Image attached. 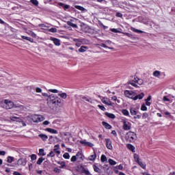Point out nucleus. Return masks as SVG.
<instances>
[{"label":"nucleus","instance_id":"f257e3e1","mask_svg":"<svg viewBox=\"0 0 175 175\" xmlns=\"http://www.w3.org/2000/svg\"><path fill=\"white\" fill-rule=\"evenodd\" d=\"M47 105L50 107H55V106H58L59 103H61V98H58V96H55L54 94H51L48 96Z\"/></svg>","mask_w":175,"mask_h":175},{"label":"nucleus","instance_id":"f03ea898","mask_svg":"<svg viewBox=\"0 0 175 175\" xmlns=\"http://www.w3.org/2000/svg\"><path fill=\"white\" fill-rule=\"evenodd\" d=\"M1 106L3 109H6V110H10V109H13V107H14V103L12 100L5 99L1 102Z\"/></svg>","mask_w":175,"mask_h":175},{"label":"nucleus","instance_id":"7ed1b4c3","mask_svg":"<svg viewBox=\"0 0 175 175\" xmlns=\"http://www.w3.org/2000/svg\"><path fill=\"white\" fill-rule=\"evenodd\" d=\"M136 139H137V137L135 132L129 131L125 135V139L126 142H129V143H133Z\"/></svg>","mask_w":175,"mask_h":175},{"label":"nucleus","instance_id":"20e7f679","mask_svg":"<svg viewBox=\"0 0 175 175\" xmlns=\"http://www.w3.org/2000/svg\"><path fill=\"white\" fill-rule=\"evenodd\" d=\"M136 83L139 85H143V84H144V81L139 78H134L132 81L129 82V84H131V85H133V87H135L137 88V85L136 84Z\"/></svg>","mask_w":175,"mask_h":175},{"label":"nucleus","instance_id":"39448f33","mask_svg":"<svg viewBox=\"0 0 175 175\" xmlns=\"http://www.w3.org/2000/svg\"><path fill=\"white\" fill-rule=\"evenodd\" d=\"M77 171L79 172V173H83L85 175H92L88 169H86L83 166V165H79L77 166Z\"/></svg>","mask_w":175,"mask_h":175},{"label":"nucleus","instance_id":"423d86ee","mask_svg":"<svg viewBox=\"0 0 175 175\" xmlns=\"http://www.w3.org/2000/svg\"><path fill=\"white\" fill-rule=\"evenodd\" d=\"M134 159L135 161V162H137V163H138V165L142 167V169H146V163H144L143 162H142V159L140 158H139V155H137V154H134Z\"/></svg>","mask_w":175,"mask_h":175},{"label":"nucleus","instance_id":"0eeeda50","mask_svg":"<svg viewBox=\"0 0 175 175\" xmlns=\"http://www.w3.org/2000/svg\"><path fill=\"white\" fill-rule=\"evenodd\" d=\"M136 95V92L132 90H125L124 91V96L126 98H129L130 99H133Z\"/></svg>","mask_w":175,"mask_h":175},{"label":"nucleus","instance_id":"6e6552de","mask_svg":"<svg viewBox=\"0 0 175 175\" xmlns=\"http://www.w3.org/2000/svg\"><path fill=\"white\" fill-rule=\"evenodd\" d=\"M44 120H45L44 117L40 115H35L32 118V121L33 122H42V121H44Z\"/></svg>","mask_w":175,"mask_h":175},{"label":"nucleus","instance_id":"1a4fd4ad","mask_svg":"<svg viewBox=\"0 0 175 175\" xmlns=\"http://www.w3.org/2000/svg\"><path fill=\"white\" fill-rule=\"evenodd\" d=\"M101 102H103L104 105H107V106H114V103H111L110 99L106 97H101Z\"/></svg>","mask_w":175,"mask_h":175},{"label":"nucleus","instance_id":"9d476101","mask_svg":"<svg viewBox=\"0 0 175 175\" xmlns=\"http://www.w3.org/2000/svg\"><path fill=\"white\" fill-rule=\"evenodd\" d=\"M81 144L85 146L86 147H94V144L87 142V140L83 139L80 141Z\"/></svg>","mask_w":175,"mask_h":175},{"label":"nucleus","instance_id":"9b49d317","mask_svg":"<svg viewBox=\"0 0 175 175\" xmlns=\"http://www.w3.org/2000/svg\"><path fill=\"white\" fill-rule=\"evenodd\" d=\"M17 165H18L19 166H25V165H27V159H19L17 161Z\"/></svg>","mask_w":175,"mask_h":175},{"label":"nucleus","instance_id":"f8f14e48","mask_svg":"<svg viewBox=\"0 0 175 175\" xmlns=\"http://www.w3.org/2000/svg\"><path fill=\"white\" fill-rule=\"evenodd\" d=\"M105 142L108 150H113V146H111V140H110V139H106Z\"/></svg>","mask_w":175,"mask_h":175},{"label":"nucleus","instance_id":"ddd939ff","mask_svg":"<svg viewBox=\"0 0 175 175\" xmlns=\"http://www.w3.org/2000/svg\"><path fill=\"white\" fill-rule=\"evenodd\" d=\"M51 40L53 42L55 46H61V42H60L61 41L58 38H51Z\"/></svg>","mask_w":175,"mask_h":175},{"label":"nucleus","instance_id":"4468645a","mask_svg":"<svg viewBox=\"0 0 175 175\" xmlns=\"http://www.w3.org/2000/svg\"><path fill=\"white\" fill-rule=\"evenodd\" d=\"M45 131H46V132H49V133H53V135L58 134V131L54 129L46 128Z\"/></svg>","mask_w":175,"mask_h":175},{"label":"nucleus","instance_id":"2eb2a0df","mask_svg":"<svg viewBox=\"0 0 175 175\" xmlns=\"http://www.w3.org/2000/svg\"><path fill=\"white\" fill-rule=\"evenodd\" d=\"M73 21H75L73 19L67 21V25H69V27H72V28H77V25L74 24Z\"/></svg>","mask_w":175,"mask_h":175},{"label":"nucleus","instance_id":"dca6fc26","mask_svg":"<svg viewBox=\"0 0 175 175\" xmlns=\"http://www.w3.org/2000/svg\"><path fill=\"white\" fill-rule=\"evenodd\" d=\"M144 97V93L134 96L133 100H137V99H143Z\"/></svg>","mask_w":175,"mask_h":175},{"label":"nucleus","instance_id":"f3484780","mask_svg":"<svg viewBox=\"0 0 175 175\" xmlns=\"http://www.w3.org/2000/svg\"><path fill=\"white\" fill-rule=\"evenodd\" d=\"M123 129L124 131H129L131 129V126L128 125L126 120L123 121Z\"/></svg>","mask_w":175,"mask_h":175},{"label":"nucleus","instance_id":"a211bd4d","mask_svg":"<svg viewBox=\"0 0 175 175\" xmlns=\"http://www.w3.org/2000/svg\"><path fill=\"white\" fill-rule=\"evenodd\" d=\"M38 136L43 140V142H46L47 139H49V136H47L46 134H39Z\"/></svg>","mask_w":175,"mask_h":175},{"label":"nucleus","instance_id":"6ab92c4d","mask_svg":"<svg viewBox=\"0 0 175 175\" xmlns=\"http://www.w3.org/2000/svg\"><path fill=\"white\" fill-rule=\"evenodd\" d=\"M58 96H60V98H62V99H66V98H68V95L66 94V93H64L62 92H59L58 93Z\"/></svg>","mask_w":175,"mask_h":175},{"label":"nucleus","instance_id":"aec40b11","mask_svg":"<svg viewBox=\"0 0 175 175\" xmlns=\"http://www.w3.org/2000/svg\"><path fill=\"white\" fill-rule=\"evenodd\" d=\"M87 50H88V46H81V47L79 49L78 51H79V53H84V52L87 51Z\"/></svg>","mask_w":175,"mask_h":175},{"label":"nucleus","instance_id":"412c9836","mask_svg":"<svg viewBox=\"0 0 175 175\" xmlns=\"http://www.w3.org/2000/svg\"><path fill=\"white\" fill-rule=\"evenodd\" d=\"M59 145H55L54 146V149H53V152H56V154H58V155H59V154H61V151L59 150Z\"/></svg>","mask_w":175,"mask_h":175},{"label":"nucleus","instance_id":"4be33fe9","mask_svg":"<svg viewBox=\"0 0 175 175\" xmlns=\"http://www.w3.org/2000/svg\"><path fill=\"white\" fill-rule=\"evenodd\" d=\"M102 124L106 129H111V125H110L109 123L106 122H103Z\"/></svg>","mask_w":175,"mask_h":175},{"label":"nucleus","instance_id":"5701e85b","mask_svg":"<svg viewBox=\"0 0 175 175\" xmlns=\"http://www.w3.org/2000/svg\"><path fill=\"white\" fill-rule=\"evenodd\" d=\"M105 116H107V117H109V118H112V120H114V118H116V115L110 113L109 112H105Z\"/></svg>","mask_w":175,"mask_h":175},{"label":"nucleus","instance_id":"b1692460","mask_svg":"<svg viewBox=\"0 0 175 175\" xmlns=\"http://www.w3.org/2000/svg\"><path fill=\"white\" fill-rule=\"evenodd\" d=\"M130 113L131 116H136V114H137V111H136V109H135V108H131Z\"/></svg>","mask_w":175,"mask_h":175},{"label":"nucleus","instance_id":"393cba45","mask_svg":"<svg viewBox=\"0 0 175 175\" xmlns=\"http://www.w3.org/2000/svg\"><path fill=\"white\" fill-rule=\"evenodd\" d=\"M108 162H109V165H111L112 166H114V165H117V162L111 159H109L108 160Z\"/></svg>","mask_w":175,"mask_h":175},{"label":"nucleus","instance_id":"a878e982","mask_svg":"<svg viewBox=\"0 0 175 175\" xmlns=\"http://www.w3.org/2000/svg\"><path fill=\"white\" fill-rule=\"evenodd\" d=\"M126 147L129 150H130L131 151H133L135 150V146H133L132 144H128L126 145Z\"/></svg>","mask_w":175,"mask_h":175},{"label":"nucleus","instance_id":"bb28decb","mask_svg":"<svg viewBox=\"0 0 175 175\" xmlns=\"http://www.w3.org/2000/svg\"><path fill=\"white\" fill-rule=\"evenodd\" d=\"M93 169H94V172H96V173H100V170L96 165H93Z\"/></svg>","mask_w":175,"mask_h":175},{"label":"nucleus","instance_id":"cd10ccee","mask_svg":"<svg viewBox=\"0 0 175 175\" xmlns=\"http://www.w3.org/2000/svg\"><path fill=\"white\" fill-rule=\"evenodd\" d=\"M13 161H14V157H13L9 156V157L7 158V162H8V163H12V162H13Z\"/></svg>","mask_w":175,"mask_h":175},{"label":"nucleus","instance_id":"c85d7f7f","mask_svg":"<svg viewBox=\"0 0 175 175\" xmlns=\"http://www.w3.org/2000/svg\"><path fill=\"white\" fill-rule=\"evenodd\" d=\"M58 165H60V168L61 169H64V167H65L66 165H65V162L64 161H57Z\"/></svg>","mask_w":175,"mask_h":175},{"label":"nucleus","instance_id":"c756f323","mask_svg":"<svg viewBox=\"0 0 175 175\" xmlns=\"http://www.w3.org/2000/svg\"><path fill=\"white\" fill-rule=\"evenodd\" d=\"M77 159H83V154L81 152H78L76 154Z\"/></svg>","mask_w":175,"mask_h":175},{"label":"nucleus","instance_id":"7c9ffc66","mask_svg":"<svg viewBox=\"0 0 175 175\" xmlns=\"http://www.w3.org/2000/svg\"><path fill=\"white\" fill-rule=\"evenodd\" d=\"M100 161L103 163L107 162V157H106V156H105V154H103L101 156Z\"/></svg>","mask_w":175,"mask_h":175},{"label":"nucleus","instance_id":"2f4dec72","mask_svg":"<svg viewBox=\"0 0 175 175\" xmlns=\"http://www.w3.org/2000/svg\"><path fill=\"white\" fill-rule=\"evenodd\" d=\"M43 161H44V158L40 157L37 161V165H42V163H43Z\"/></svg>","mask_w":175,"mask_h":175},{"label":"nucleus","instance_id":"473e14b6","mask_svg":"<svg viewBox=\"0 0 175 175\" xmlns=\"http://www.w3.org/2000/svg\"><path fill=\"white\" fill-rule=\"evenodd\" d=\"M82 100H83V102H90V103L92 102L91 98L85 97V96L82 97Z\"/></svg>","mask_w":175,"mask_h":175},{"label":"nucleus","instance_id":"72a5a7b5","mask_svg":"<svg viewBox=\"0 0 175 175\" xmlns=\"http://www.w3.org/2000/svg\"><path fill=\"white\" fill-rule=\"evenodd\" d=\"M153 76H154V77H159V76H161V72L156 70L153 72Z\"/></svg>","mask_w":175,"mask_h":175},{"label":"nucleus","instance_id":"f704fd0d","mask_svg":"<svg viewBox=\"0 0 175 175\" xmlns=\"http://www.w3.org/2000/svg\"><path fill=\"white\" fill-rule=\"evenodd\" d=\"M131 31H133V32H136L137 33H143L144 32L142 30H139V29H137L135 28H132Z\"/></svg>","mask_w":175,"mask_h":175},{"label":"nucleus","instance_id":"c9c22d12","mask_svg":"<svg viewBox=\"0 0 175 175\" xmlns=\"http://www.w3.org/2000/svg\"><path fill=\"white\" fill-rule=\"evenodd\" d=\"M59 5L62 6V8H64V10H68V8H69V5H65V4L62 3H59Z\"/></svg>","mask_w":175,"mask_h":175},{"label":"nucleus","instance_id":"e433bc0d","mask_svg":"<svg viewBox=\"0 0 175 175\" xmlns=\"http://www.w3.org/2000/svg\"><path fill=\"white\" fill-rule=\"evenodd\" d=\"M22 39H25V40H28L29 42H33V40L32 38L25 36H22Z\"/></svg>","mask_w":175,"mask_h":175},{"label":"nucleus","instance_id":"4c0bfd02","mask_svg":"<svg viewBox=\"0 0 175 175\" xmlns=\"http://www.w3.org/2000/svg\"><path fill=\"white\" fill-rule=\"evenodd\" d=\"M95 159H96V154H93V155H90L89 157V160L90 161H95Z\"/></svg>","mask_w":175,"mask_h":175},{"label":"nucleus","instance_id":"58836bf2","mask_svg":"<svg viewBox=\"0 0 175 175\" xmlns=\"http://www.w3.org/2000/svg\"><path fill=\"white\" fill-rule=\"evenodd\" d=\"M48 157H51L53 158V157H55V154L54 153V151H51L48 154H47Z\"/></svg>","mask_w":175,"mask_h":175},{"label":"nucleus","instance_id":"ea45409f","mask_svg":"<svg viewBox=\"0 0 175 175\" xmlns=\"http://www.w3.org/2000/svg\"><path fill=\"white\" fill-rule=\"evenodd\" d=\"M75 8L76 9H78V10H81L82 12H84V10H85V8L80 5H76Z\"/></svg>","mask_w":175,"mask_h":175},{"label":"nucleus","instance_id":"a19ab883","mask_svg":"<svg viewBox=\"0 0 175 175\" xmlns=\"http://www.w3.org/2000/svg\"><path fill=\"white\" fill-rule=\"evenodd\" d=\"M30 2L33 3V5H35V6H38V5H39L38 0H30Z\"/></svg>","mask_w":175,"mask_h":175},{"label":"nucleus","instance_id":"79ce46f5","mask_svg":"<svg viewBox=\"0 0 175 175\" xmlns=\"http://www.w3.org/2000/svg\"><path fill=\"white\" fill-rule=\"evenodd\" d=\"M122 113L124 114V116H129V111L126 109H123Z\"/></svg>","mask_w":175,"mask_h":175},{"label":"nucleus","instance_id":"37998d69","mask_svg":"<svg viewBox=\"0 0 175 175\" xmlns=\"http://www.w3.org/2000/svg\"><path fill=\"white\" fill-rule=\"evenodd\" d=\"M49 92H53V94H58V90L57 89H50L49 90Z\"/></svg>","mask_w":175,"mask_h":175},{"label":"nucleus","instance_id":"c03bdc74","mask_svg":"<svg viewBox=\"0 0 175 175\" xmlns=\"http://www.w3.org/2000/svg\"><path fill=\"white\" fill-rule=\"evenodd\" d=\"M63 157H64L65 159H69V158H70V155H69V153L66 152L64 154Z\"/></svg>","mask_w":175,"mask_h":175},{"label":"nucleus","instance_id":"a18cd8bd","mask_svg":"<svg viewBox=\"0 0 175 175\" xmlns=\"http://www.w3.org/2000/svg\"><path fill=\"white\" fill-rule=\"evenodd\" d=\"M39 153L40 154V155H42V157H44V155H46V153H44V149H40L39 150Z\"/></svg>","mask_w":175,"mask_h":175},{"label":"nucleus","instance_id":"49530a36","mask_svg":"<svg viewBox=\"0 0 175 175\" xmlns=\"http://www.w3.org/2000/svg\"><path fill=\"white\" fill-rule=\"evenodd\" d=\"M31 161H36L37 156L35 154H31Z\"/></svg>","mask_w":175,"mask_h":175},{"label":"nucleus","instance_id":"de8ad7c7","mask_svg":"<svg viewBox=\"0 0 175 175\" xmlns=\"http://www.w3.org/2000/svg\"><path fill=\"white\" fill-rule=\"evenodd\" d=\"M11 120H12V121H20V118H18L17 116H12Z\"/></svg>","mask_w":175,"mask_h":175},{"label":"nucleus","instance_id":"09e8293b","mask_svg":"<svg viewBox=\"0 0 175 175\" xmlns=\"http://www.w3.org/2000/svg\"><path fill=\"white\" fill-rule=\"evenodd\" d=\"M141 110H142V111H146L147 107L146 106V105L144 104L142 105Z\"/></svg>","mask_w":175,"mask_h":175},{"label":"nucleus","instance_id":"8fccbe9b","mask_svg":"<svg viewBox=\"0 0 175 175\" xmlns=\"http://www.w3.org/2000/svg\"><path fill=\"white\" fill-rule=\"evenodd\" d=\"M29 35H30V36H32V38L36 37V33H35L33 31H29Z\"/></svg>","mask_w":175,"mask_h":175},{"label":"nucleus","instance_id":"3c124183","mask_svg":"<svg viewBox=\"0 0 175 175\" xmlns=\"http://www.w3.org/2000/svg\"><path fill=\"white\" fill-rule=\"evenodd\" d=\"M71 162H76L77 161V157L76 156H72L70 159Z\"/></svg>","mask_w":175,"mask_h":175},{"label":"nucleus","instance_id":"603ef678","mask_svg":"<svg viewBox=\"0 0 175 175\" xmlns=\"http://www.w3.org/2000/svg\"><path fill=\"white\" fill-rule=\"evenodd\" d=\"M111 32H114V33H120V30L117 29H111Z\"/></svg>","mask_w":175,"mask_h":175},{"label":"nucleus","instance_id":"864d4df0","mask_svg":"<svg viewBox=\"0 0 175 175\" xmlns=\"http://www.w3.org/2000/svg\"><path fill=\"white\" fill-rule=\"evenodd\" d=\"M49 32H53V33H55V32H57V28H54L52 27L49 29Z\"/></svg>","mask_w":175,"mask_h":175},{"label":"nucleus","instance_id":"5fc2aeb1","mask_svg":"<svg viewBox=\"0 0 175 175\" xmlns=\"http://www.w3.org/2000/svg\"><path fill=\"white\" fill-rule=\"evenodd\" d=\"M148 117V113H144L143 115H142V118L143 120H146V118H147Z\"/></svg>","mask_w":175,"mask_h":175},{"label":"nucleus","instance_id":"6e6d98bb","mask_svg":"<svg viewBox=\"0 0 175 175\" xmlns=\"http://www.w3.org/2000/svg\"><path fill=\"white\" fill-rule=\"evenodd\" d=\"M53 172H55V173H60L61 170L59 169L58 167H55L54 170H53Z\"/></svg>","mask_w":175,"mask_h":175},{"label":"nucleus","instance_id":"4d7b16f0","mask_svg":"<svg viewBox=\"0 0 175 175\" xmlns=\"http://www.w3.org/2000/svg\"><path fill=\"white\" fill-rule=\"evenodd\" d=\"M98 107H99L103 111H105L106 110V108L103 105H98Z\"/></svg>","mask_w":175,"mask_h":175},{"label":"nucleus","instance_id":"13d9d810","mask_svg":"<svg viewBox=\"0 0 175 175\" xmlns=\"http://www.w3.org/2000/svg\"><path fill=\"white\" fill-rule=\"evenodd\" d=\"M116 16V17H120V18H122V14H121V12H117Z\"/></svg>","mask_w":175,"mask_h":175},{"label":"nucleus","instance_id":"bf43d9fd","mask_svg":"<svg viewBox=\"0 0 175 175\" xmlns=\"http://www.w3.org/2000/svg\"><path fill=\"white\" fill-rule=\"evenodd\" d=\"M36 92H38V93H41L42 92V88H36Z\"/></svg>","mask_w":175,"mask_h":175},{"label":"nucleus","instance_id":"052dcab7","mask_svg":"<svg viewBox=\"0 0 175 175\" xmlns=\"http://www.w3.org/2000/svg\"><path fill=\"white\" fill-rule=\"evenodd\" d=\"M163 100H164V102H170V99L167 98V97L164 96Z\"/></svg>","mask_w":175,"mask_h":175},{"label":"nucleus","instance_id":"680f3d73","mask_svg":"<svg viewBox=\"0 0 175 175\" xmlns=\"http://www.w3.org/2000/svg\"><path fill=\"white\" fill-rule=\"evenodd\" d=\"M116 169H118L119 170H122V169H123V167L122 165H119L116 166Z\"/></svg>","mask_w":175,"mask_h":175},{"label":"nucleus","instance_id":"e2e57ef3","mask_svg":"<svg viewBox=\"0 0 175 175\" xmlns=\"http://www.w3.org/2000/svg\"><path fill=\"white\" fill-rule=\"evenodd\" d=\"M43 125H49L50 124V122H49V120H45L44 122H43Z\"/></svg>","mask_w":175,"mask_h":175},{"label":"nucleus","instance_id":"0e129e2a","mask_svg":"<svg viewBox=\"0 0 175 175\" xmlns=\"http://www.w3.org/2000/svg\"><path fill=\"white\" fill-rule=\"evenodd\" d=\"M6 154V152L5 150L0 151V155L5 156Z\"/></svg>","mask_w":175,"mask_h":175},{"label":"nucleus","instance_id":"69168bd1","mask_svg":"<svg viewBox=\"0 0 175 175\" xmlns=\"http://www.w3.org/2000/svg\"><path fill=\"white\" fill-rule=\"evenodd\" d=\"M134 118L136 120L138 118V120H140L142 118V116L140 115H137L136 116H134Z\"/></svg>","mask_w":175,"mask_h":175},{"label":"nucleus","instance_id":"338daca9","mask_svg":"<svg viewBox=\"0 0 175 175\" xmlns=\"http://www.w3.org/2000/svg\"><path fill=\"white\" fill-rule=\"evenodd\" d=\"M100 46L101 47H104V49H107V46H106V44L102 43L101 44H100Z\"/></svg>","mask_w":175,"mask_h":175},{"label":"nucleus","instance_id":"774afa93","mask_svg":"<svg viewBox=\"0 0 175 175\" xmlns=\"http://www.w3.org/2000/svg\"><path fill=\"white\" fill-rule=\"evenodd\" d=\"M111 100H113L114 102H116V100H117V96H114L111 97Z\"/></svg>","mask_w":175,"mask_h":175}]
</instances>
